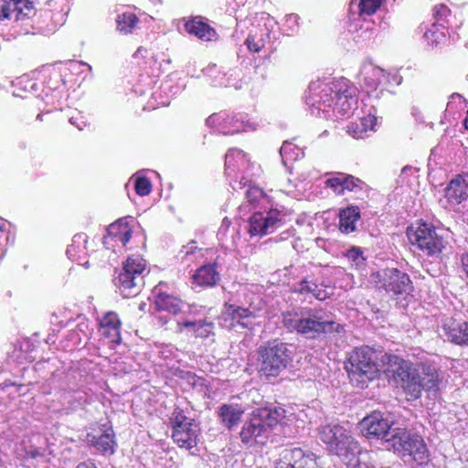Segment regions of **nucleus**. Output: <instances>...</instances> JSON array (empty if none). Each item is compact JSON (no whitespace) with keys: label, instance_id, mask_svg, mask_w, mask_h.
Returning a JSON list of instances; mask_svg holds the SVG:
<instances>
[{"label":"nucleus","instance_id":"nucleus-1","mask_svg":"<svg viewBox=\"0 0 468 468\" xmlns=\"http://www.w3.org/2000/svg\"><path fill=\"white\" fill-rule=\"evenodd\" d=\"M387 358L388 367L386 370L392 373L395 381L401 385L410 399L420 398L423 390L429 396L435 395L439 390L441 378L433 364L414 365L396 355Z\"/></svg>","mask_w":468,"mask_h":468},{"label":"nucleus","instance_id":"nucleus-2","mask_svg":"<svg viewBox=\"0 0 468 468\" xmlns=\"http://www.w3.org/2000/svg\"><path fill=\"white\" fill-rule=\"evenodd\" d=\"M282 324L291 333L306 339L323 340L343 335L345 325L333 319L331 312L322 307H300L282 314Z\"/></svg>","mask_w":468,"mask_h":468},{"label":"nucleus","instance_id":"nucleus-3","mask_svg":"<svg viewBox=\"0 0 468 468\" xmlns=\"http://www.w3.org/2000/svg\"><path fill=\"white\" fill-rule=\"evenodd\" d=\"M388 356H392V354L368 346L355 348L346 364L350 383L359 388H367L381 370H386Z\"/></svg>","mask_w":468,"mask_h":468},{"label":"nucleus","instance_id":"nucleus-4","mask_svg":"<svg viewBox=\"0 0 468 468\" xmlns=\"http://www.w3.org/2000/svg\"><path fill=\"white\" fill-rule=\"evenodd\" d=\"M286 410L282 407L265 406L254 409L239 433L241 442L251 447L264 444L277 424H283Z\"/></svg>","mask_w":468,"mask_h":468},{"label":"nucleus","instance_id":"nucleus-5","mask_svg":"<svg viewBox=\"0 0 468 468\" xmlns=\"http://www.w3.org/2000/svg\"><path fill=\"white\" fill-rule=\"evenodd\" d=\"M258 370L267 380L277 378L292 361L291 346L276 338L261 345L258 349Z\"/></svg>","mask_w":468,"mask_h":468},{"label":"nucleus","instance_id":"nucleus-6","mask_svg":"<svg viewBox=\"0 0 468 468\" xmlns=\"http://www.w3.org/2000/svg\"><path fill=\"white\" fill-rule=\"evenodd\" d=\"M396 430L387 440L386 448L392 449L405 463L413 461L420 465L427 463L430 453L422 437L407 431L406 428L399 427Z\"/></svg>","mask_w":468,"mask_h":468},{"label":"nucleus","instance_id":"nucleus-7","mask_svg":"<svg viewBox=\"0 0 468 468\" xmlns=\"http://www.w3.org/2000/svg\"><path fill=\"white\" fill-rule=\"evenodd\" d=\"M318 436L329 452L337 455L343 463H349L358 452L359 443L351 431L338 423L321 425Z\"/></svg>","mask_w":468,"mask_h":468},{"label":"nucleus","instance_id":"nucleus-8","mask_svg":"<svg viewBox=\"0 0 468 468\" xmlns=\"http://www.w3.org/2000/svg\"><path fill=\"white\" fill-rule=\"evenodd\" d=\"M406 233L411 245L431 257H439L447 245L435 227L426 221L420 220L411 224Z\"/></svg>","mask_w":468,"mask_h":468},{"label":"nucleus","instance_id":"nucleus-9","mask_svg":"<svg viewBox=\"0 0 468 468\" xmlns=\"http://www.w3.org/2000/svg\"><path fill=\"white\" fill-rule=\"evenodd\" d=\"M145 261L140 255L128 257L114 284L124 298L136 296L144 285Z\"/></svg>","mask_w":468,"mask_h":468},{"label":"nucleus","instance_id":"nucleus-10","mask_svg":"<svg viewBox=\"0 0 468 468\" xmlns=\"http://www.w3.org/2000/svg\"><path fill=\"white\" fill-rule=\"evenodd\" d=\"M371 279L378 289H383L393 299L412 295L413 282L410 275L397 268H385L372 273Z\"/></svg>","mask_w":468,"mask_h":468},{"label":"nucleus","instance_id":"nucleus-11","mask_svg":"<svg viewBox=\"0 0 468 468\" xmlns=\"http://www.w3.org/2000/svg\"><path fill=\"white\" fill-rule=\"evenodd\" d=\"M362 434L367 439H380L388 445L387 440L395 433L396 422L389 413L373 411L359 423Z\"/></svg>","mask_w":468,"mask_h":468},{"label":"nucleus","instance_id":"nucleus-12","mask_svg":"<svg viewBox=\"0 0 468 468\" xmlns=\"http://www.w3.org/2000/svg\"><path fill=\"white\" fill-rule=\"evenodd\" d=\"M346 84V79H340L328 83H313L310 86L309 103L318 111L325 112L335 104L337 92Z\"/></svg>","mask_w":468,"mask_h":468},{"label":"nucleus","instance_id":"nucleus-13","mask_svg":"<svg viewBox=\"0 0 468 468\" xmlns=\"http://www.w3.org/2000/svg\"><path fill=\"white\" fill-rule=\"evenodd\" d=\"M206 122L208 126L218 127V132L223 134H234L255 129L245 113L232 115L223 112L214 113L206 120Z\"/></svg>","mask_w":468,"mask_h":468},{"label":"nucleus","instance_id":"nucleus-14","mask_svg":"<svg viewBox=\"0 0 468 468\" xmlns=\"http://www.w3.org/2000/svg\"><path fill=\"white\" fill-rule=\"evenodd\" d=\"M282 225L281 214L277 210L255 212L248 221L250 236H264L274 232Z\"/></svg>","mask_w":468,"mask_h":468},{"label":"nucleus","instance_id":"nucleus-15","mask_svg":"<svg viewBox=\"0 0 468 468\" xmlns=\"http://www.w3.org/2000/svg\"><path fill=\"white\" fill-rule=\"evenodd\" d=\"M166 283L160 282L152 290L154 305L158 312H166L170 314L176 315L185 313L184 308H189L181 298L174 293L169 292Z\"/></svg>","mask_w":468,"mask_h":468},{"label":"nucleus","instance_id":"nucleus-16","mask_svg":"<svg viewBox=\"0 0 468 468\" xmlns=\"http://www.w3.org/2000/svg\"><path fill=\"white\" fill-rule=\"evenodd\" d=\"M441 330L446 339L463 347H468V322L446 318L441 324Z\"/></svg>","mask_w":468,"mask_h":468},{"label":"nucleus","instance_id":"nucleus-17","mask_svg":"<svg viewBox=\"0 0 468 468\" xmlns=\"http://www.w3.org/2000/svg\"><path fill=\"white\" fill-rule=\"evenodd\" d=\"M121 325V320L114 312L106 313L100 321V331L109 340L112 347L122 342Z\"/></svg>","mask_w":468,"mask_h":468},{"label":"nucleus","instance_id":"nucleus-18","mask_svg":"<svg viewBox=\"0 0 468 468\" xmlns=\"http://www.w3.org/2000/svg\"><path fill=\"white\" fill-rule=\"evenodd\" d=\"M186 31L203 41H211L217 37L216 30L207 24L206 17L197 16L185 23Z\"/></svg>","mask_w":468,"mask_h":468},{"label":"nucleus","instance_id":"nucleus-19","mask_svg":"<svg viewBox=\"0 0 468 468\" xmlns=\"http://www.w3.org/2000/svg\"><path fill=\"white\" fill-rule=\"evenodd\" d=\"M217 414L220 424L231 431L240 423L244 409L239 404H222L218 407Z\"/></svg>","mask_w":468,"mask_h":468},{"label":"nucleus","instance_id":"nucleus-20","mask_svg":"<svg viewBox=\"0 0 468 468\" xmlns=\"http://www.w3.org/2000/svg\"><path fill=\"white\" fill-rule=\"evenodd\" d=\"M292 292L299 294H311L319 301H324L330 296V293L325 290V286L318 283L310 275L303 277L299 282L295 283Z\"/></svg>","mask_w":468,"mask_h":468},{"label":"nucleus","instance_id":"nucleus-21","mask_svg":"<svg viewBox=\"0 0 468 468\" xmlns=\"http://www.w3.org/2000/svg\"><path fill=\"white\" fill-rule=\"evenodd\" d=\"M86 441L89 446L102 453L109 452L112 454L116 446L115 434L112 428L99 435L89 432L86 436Z\"/></svg>","mask_w":468,"mask_h":468},{"label":"nucleus","instance_id":"nucleus-22","mask_svg":"<svg viewBox=\"0 0 468 468\" xmlns=\"http://www.w3.org/2000/svg\"><path fill=\"white\" fill-rule=\"evenodd\" d=\"M354 93L355 90L349 87V81L346 80V84H343V89L337 92L334 111L342 116L349 115L357 102Z\"/></svg>","mask_w":468,"mask_h":468},{"label":"nucleus","instance_id":"nucleus-23","mask_svg":"<svg viewBox=\"0 0 468 468\" xmlns=\"http://www.w3.org/2000/svg\"><path fill=\"white\" fill-rule=\"evenodd\" d=\"M445 197L452 206L460 205L468 198V183L461 176L452 179L445 189Z\"/></svg>","mask_w":468,"mask_h":468},{"label":"nucleus","instance_id":"nucleus-24","mask_svg":"<svg viewBox=\"0 0 468 468\" xmlns=\"http://www.w3.org/2000/svg\"><path fill=\"white\" fill-rule=\"evenodd\" d=\"M194 283L201 287H213L220 281L218 265L206 264L199 267L193 275Z\"/></svg>","mask_w":468,"mask_h":468},{"label":"nucleus","instance_id":"nucleus-25","mask_svg":"<svg viewBox=\"0 0 468 468\" xmlns=\"http://www.w3.org/2000/svg\"><path fill=\"white\" fill-rule=\"evenodd\" d=\"M224 308L226 319L229 318L232 321L231 325L237 324L242 328H249L251 325V318L254 317V314L250 309L229 303L224 304Z\"/></svg>","mask_w":468,"mask_h":468},{"label":"nucleus","instance_id":"nucleus-26","mask_svg":"<svg viewBox=\"0 0 468 468\" xmlns=\"http://www.w3.org/2000/svg\"><path fill=\"white\" fill-rule=\"evenodd\" d=\"M12 18L15 21H25L32 19L37 12L35 0H10Z\"/></svg>","mask_w":468,"mask_h":468},{"label":"nucleus","instance_id":"nucleus-27","mask_svg":"<svg viewBox=\"0 0 468 468\" xmlns=\"http://www.w3.org/2000/svg\"><path fill=\"white\" fill-rule=\"evenodd\" d=\"M185 328H191L196 337L207 338L214 335L215 324L211 320L197 319V320H184L178 323Z\"/></svg>","mask_w":468,"mask_h":468},{"label":"nucleus","instance_id":"nucleus-28","mask_svg":"<svg viewBox=\"0 0 468 468\" xmlns=\"http://www.w3.org/2000/svg\"><path fill=\"white\" fill-rule=\"evenodd\" d=\"M360 218L358 207L350 206L339 212V229L341 232L348 234L356 229V223Z\"/></svg>","mask_w":468,"mask_h":468},{"label":"nucleus","instance_id":"nucleus-29","mask_svg":"<svg viewBox=\"0 0 468 468\" xmlns=\"http://www.w3.org/2000/svg\"><path fill=\"white\" fill-rule=\"evenodd\" d=\"M108 236L125 246L132 238V229L126 218H120L107 228Z\"/></svg>","mask_w":468,"mask_h":468},{"label":"nucleus","instance_id":"nucleus-30","mask_svg":"<svg viewBox=\"0 0 468 468\" xmlns=\"http://www.w3.org/2000/svg\"><path fill=\"white\" fill-rule=\"evenodd\" d=\"M360 75L366 87L376 90L385 77V71L379 67L372 64H366L360 70Z\"/></svg>","mask_w":468,"mask_h":468},{"label":"nucleus","instance_id":"nucleus-31","mask_svg":"<svg viewBox=\"0 0 468 468\" xmlns=\"http://www.w3.org/2000/svg\"><path fill=\"white\" fill-rule=\"evenodd\" d=\"M245 154L239 149H229L225 155V175L231 177L245 164Z\"/></svg>","mask_w":468,"mask_h":468},{"label":"nucleus","instance_id":"nucleus-32","mask_svg":"<svg viewBox=\"0 0 468 468\" xmlns=\"http://www.w3.org/2000/svg\"><path fill=\"white\" fill-rule=\"evenodd\" d=\"M300 448L283 449L274 468H299Z\"/></svg>","mask_w":468,"mask_h":468},{"label":"nucleus","instance_id":"nucleus-33","mask_svg":"<svg viewBox=\"0 0 468 468\" xmlns=\"http://www.w3.org/2000/svg\"><path fill=\"white\" fill-rule=\"evenodd\" d=\"M172 438L179 447L189 450L197 446V431L192 428L187 431H173Z\"/></svg>","mask_w":468,"mask_h":468},{"label":"nucleus","instance_id":"nucleus-34","mask_svg":"<svg viewBox=\"0 0 468 468\" xmlns=\"http://www.w3.org/2000/svg\"><path fill=\"white\" fill-rule=\"evenodd\" d=\"M375 122L376 118L374 116L368 115L366 118L360 119L359 122L350 123L347 126V133L351 134L354 138H363L364 134L367 131L373 129Z\"/></svg>","mask_w":468,"mask_h":468},{"label":"nucleus","instance_id":"nucleus-35","mask_svg":"<svg viewBox=\"0 0 468 468\" xmlns=\"http://www.w3.org/2000/svg\"><path fill=\"white\" fill-rule=\"evenodd\" d=\"M170 420L173 427V431H187L194 428L193 420L187 418L184 414V411L179 408L174 410Z\"/></svg>","mask_w":468,"mask_h":468},{"label":"nucleus","instance_id":"nucleus-36","mask_svg":"<svg viewBox=\"0 0 468 468\" xmlns=\"http://www.w3.org/2000/svg\"><path fill=\"white\" fill-rule=\"evenodd\" d=\"M139 19L135 14L131 12H124L118 15L116 18L117 30L123 34L132 33Z\"/></svg>","mask_w":468,"mask_h":468},{"label":"nucleus","instance_id":"nucleus-37","mask_svg":"<svg viewBox=\"0 0 468 468\" xmlns=\"http://www.w3.org/2000/svg\"><path fill=\"white\" fill-rule=\"evenodd\" d=\"M280 154L285 166L288 163L295 161L303 154L302 150L290 142H284L280 149Z\"/></svg>","mask_w":468,"mask_h":468},{"label":"nucleus","instance_id":"nucleus-38","mask_svg":"<svg viewBox=\"0 0 468 468\" xmlns=\"http://www.w3.org/2000/svg\"><path fill=\"white\" fill-rule=\"evenodd\" d=\"M383 0H359L358 8L360 16H371L381 5Z\"/></svg>","mask_w":468,"mask_h":468},{"label":"nucleus","instance_id":"nucleus-39","mask_svg":"<svg viewBox=\"0 0 468 468\" xmlns=\"http://www.w3.org/2000/svg\"><path fill=\"white\" fill-rule=\"evenodd\" d=\"M25 453L27 458L44 459L50 454V451L48 446H36L34 444H29L25 447Z\"/></svg>","mask_w":468,"mask_h":468},{"label":"nucleus","instance_id":"nucleus-40","mask_svg":"<svg viewBox=\"0 0 468 468\" xmlns=\"http://www.w3.org/2000/svg\"><path fill=\"white\" fill-rule=\"evenodd\" d=\"M368 453L367 452H362L360 447L358 446V452L355 453L353 460L349 463H344L346 466L350 468H372L368 462Z\"/></svg>","mask_w":468,"mask_h":468},{"label":"nucleus","instance_id":"nucleus-41","mask_svg":"<svg viewBox=\"0 0 468 468\" xmlns=\"http://www.w3.org/2000/svg\"><path fill=\"white\" fill-rule=\"evenodd\" d=\"M333 176L325 181L326 186L332 188L338 195L344 194V173H334Z\"/></svg>","mask_w":468,"mask_h":468},{"label":"nucleus","instance_id":"nucleus-42","mask_svg":"<svg viewBox=\"0 0 468 468\" xmlns=\"http://www.w3.org/2000/svg\"><path fill=\"white\" fill-rule=\"evenodd\" d=\"M299 468H320L316 462V456L313 452H304L300 448Z\"/></svg>","mask_w":468,"mask_h":468},{"label":"nucleus","instance_id":"nucleus-43","mask_svg":"<svg viewBox=\"0 0 468 468\" xmlns=\"http://www.w3.org/2000/svg\"><path fill=\"white\" fill-rule=\"evenodd\" d=\"M65 399L70 404L72 410L83 407L87 403V396L84 392L75 391L66 395Z\"/></svg>","mask_w":468,"mask_h":468},{"label":"nucleus","instance_id":"nucleus-44","mask_svg":"<svg viewBox=\"0 0 468 468\" xmlns=\"http://www.w3.org/2000/svg\"><path fill=\"white\" fill-rule=\"evenodd\" d=\"M134 189L137 195L141 197L147 196L151 193L152 183L145 176H138L134 182Z\"/></svg>","mask_w":468,"mask_h":468},{"label":"nucleus","instance_id":"nucleus-45","mask_svg":"<svg viewBox=\"0 0 468 468\" xmlns=\"http://www.w3.org/2000/svg\"><path fill=\"white\" fill-rule=\"evenodd\" d=\"M365 183L357 177H355L351 175L344 174V191H354L356 188L361 190Z\"/></svg>","mask_w":468,"mask_h":468},{"label":"nucleus","instance_id":"nucleus-46","mask_svg":"<svg viewBox=\"0 0 468 468\" xmlns=\"http://www.w3.org/2000/svg\"><path fill=\"white\" fill-rule=\"evenodd\" d=\"M345 255L347 260L356 267L365 263V258L363 257L362 251L359 248L353 247L347 250Z\"/></svg>","mask_w":468,"mask_h":468},{"label":"nucleus","instance_id":"nucleus-47","mask_svg":"<svg viewBox=\"0 0 468 468\" xmlns=\"http://www.w3.org/2000/svg\"><path fill=\"white\" fill-rule=\"evenodd\" d=\"M246 45L250 51L260 52L264 48L265 41L261 37H257L254 35H249L246 39Z\"/></svg>","mask_w":468,"mask_h":468},{"label":"nucleus","instance_id":"nucleus-48","mask_svg":"<svg viewBox=\"0 0 468 468\" xmlns=\"http://www.w3.org/2000/svg\"><path fill=\"white\" fill-rule=\"evenodd\" d=\"M245 197L250 203H254L263 197V191L258 186H251L245 192Z\"/></svg>","mask_w":468,"mask_h":468},{"label":"nucleus","instance_id":"nucleus-49","mask_svg":"<svg viewBox=\"0 0 468 468\" xmlns=\"http://www.w3.org/2000/svg\"><path fill=\"white\" fill-rule=\"evenodd\" d=\"M11 18L12 12L10 0H0V20Z\"/></svg>","mask_w":468,"mask_h":468},{"label":"nucleus","instance_id":"nucleus-50","mask_svg":"<svg viewBox=\"0 0 468 468\" xmlns=\"http://www.w3.org/2000/svg\"><path fill=\"white\" fill-rule=\"evenodd\" d=\"M432 11L433 16L437 21L443 20L450 14V9L443 4L435 5Z\"/></svg>","mask_w":468,"mask_h":468},{"label":"nucleus","instance_id":"nucleus-51","mask_svg":"<svg viewBox=\"0 0 468 468\" xmlns=\"http://www.w3.org/2000/svg\"><path fill=\"white\" fill-rule=\"evenodd\" d=\"M81 240L86 241L82 234H77L73 237V243L67 249V254L69 257L72 256L75 252V243L80 242Z\"/></svg>","mask_w":468,"mask_h":468},{"label":"nucleus","instance_id":"nucleus-52","mask_svg":"<svg viewBox=\"0 0 468 468\" xmlns=\"http://www.w3.org/2000/svg\"><path fill=\"white\" fill-rule=\"evenodd\" d=\"M442 36H443L442 33H438V32L432 31L431 29L427 30L424 34V37L427 38V40H431L432 43L438 42L439 37H442Z\"/></svg>","mask_w":468,"mask_h":468},{"label":"nucleus","instance_id":"nucleus-53","mask_svg":"<svg viewBox=\"0 0 468 468\" xmlns=\"http://www.w3.org/2000/svg\"><path fill=\"white\" fill-rule=\"evenodd\" d=\"M294 235L293 229H287L285 231H282L279 237L273 238V240L275 242L281 241V240H287L289 238L292 237Z\"/></svg>","mask_w":468,"mask_h":468},{"label":"nucleus","instance_id":"nucleus-54","mask_svg":"<svg viewBox=\"0 0 468 468\" xmlns=\"http://www.w3.org/2000/svg\"><path fill=\"white\" fill-rule=\"evenodd\" d=\"M230 186H232V188L234 190H236L237 188H243L245 186H247L248 184V180H246L244 177H241L240 180L239 182L235 181L234 184L230 181L229 182Z\"/></svg>","mask_w":468,"mask_h":468},{"label":"nucleus","instance_id":"nucleus-55","mask_svg":"<svg viewBox=\"0 0 468 468\" xmlns=\"http://www.w3.org/2000/svg\"><path fill=\"white\" fill-rule=\"evenodd\" d=\"M461 262H462V266L463 268V271H465V273L467 274V277H468V252L463 253L462 255Z\"/></svg>","mask_w":468,"mask_h":468},{"label":"nucleus","instance_id":"nucleus-56","mask_svg":"<svg viewBox=\"0 0 468 468\" xmlns=\"http://www.w3.org/2000/svg\"><path fill=\"white\" fill-rule=\"evenodd\" d=\"M69 122H70L71 124L75 125V126H76L79 130H80V131L83 129V126L85 125V122H80H80H77V119H76L75 117H71V118L69 119Z\"/></svg>","mask_w":468,"mask_h":468},{"label":"nucleus","instance_id":"nucleus-57","mask_svg":"<svg viewBox=\"0 0 468 468\" xmlns=\"http://www.w3.org/2000/svg\"><path fill=\"white\" fill-rule=\"evenodd\" d=\"M76 468H97L93 463H80Z\"/></svg>","mask_w":468,"mask_h":468},{"label":"nucleus","instance_id":"nucleus-58","mask_svg":"<svg viewBox=\"0 0 468 468\" xmlns=\"http://www.w3.org/2000/svg\"><path fill=\"white\" fill-rule=\"evenodd\" d=\"M158 322L160 324L164 325L168 323L169 319L165 316L160 315L157 316Z\"/></svg>","mask_w":468,"mask_h":468},{"label":"nucleus","instance_id":"nucleus-59","mask_svg":"<svg viewBox=\"0 0 468 468\" xmlns=\"http://www.w3.org/2000/svg\"><path fill=\"white\" fill-rule=\"evenodd\" d=\"M1 250H2V254L0 255V259H2L5 255V241L7 239H1Z\"/></svg>","mask_w":468,"mask_h":468},{"label":"nucleus","instance_id":"nucleus-60","mask_svg":"<svg viewBox=\"0 0 468 468\" xmlns=\"http://www.w3.org/2000/svg\"><path fill=\"white\" fill-rule=\"evenodd\" d=\"M145 306H146V303H140L139 309L141 311H144Z\"/></svg>","mask_w":468,"mask_h":468},{"label":"nucleus","instance_id":"nucleus-61","mask_svg":"<svg viewBox=\"0 0 468 468\" xmlns=\"http://www.w3.org/2000/svg\"><path fill=\"white\" fill-rule=\"evenodd\" d=\"M228 222H229V221H228V218H224V219H223V223L228 224Z\"/></svg>","mask_w":468,"mask_h":468},{"label":"nucleus","instance_id":"nucleus-62","mask_svg":"<svg viewBox=\"0 0 468 468\" xmlns=\"http://www.w3.org/2000/svg\"><path fill=\"white\" fill-rule=\"evenodd\" d=\"M228 222H229V221H228V218H224V219H223V223L228 224Z\"/></svg>","mask_w":468,"mask_h":468},{"label":"nucleus","instance_id":"nucleus-63","mask_svg":"<svg viewBox=\"0 0 468 468\" xmlns=\"http://www.w3.org/2000/svg\"><path fill=\"white\" fill-rule=\"evenodd\" d=\"M107 243H108V241H107V238H105V239H104V244H107Z\"/></svg>","mask_w":468,"mask_h":468},{"label":"nucleus","instance_id":"nucleus-64","mask_svg":"<svg viewBox=\"0 0 468 468\" xmlns=\"http://www.w3.org/2000/svg\"><path fill=\"white\" fill-rule=\"evenodd\" d=\"M407 169H408V167H404V168L402 169V172L406 171Z\"/></svg>","mask_w":468,"mask_h":468}]
</instances>
